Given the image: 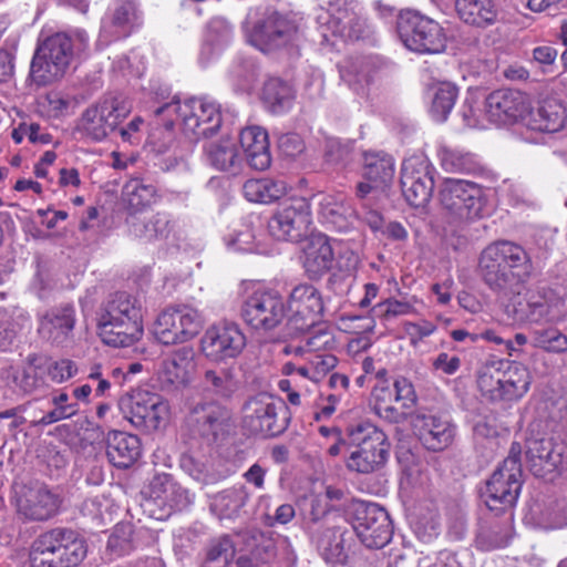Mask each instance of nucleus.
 <instances>
[{
    "mask_svg": "<svg viewBox=\"0 0 567 567\" xmlns=\"http://www.w3.org/2000/svg\"><path fill=\"white\" fill-rule=\"evenodd\" d=\"M533 264L527 251L509 240L488 244L480 254L477 275L495 293L506 295L532 275Z\"/></svg>",
    "mask_w": 567,
    "mask_h": 567,
    "instance_id": "nucleus-1",
    "label": "nucleus"
},
{
    "mask_svg": "<svg viewBox=\"0 0 567 567\" xmlns=\"http://www.w3.org/2000/svg\"><path fill=\"white\" fill-rule=\"evenodd\" d=\"M143 305L140 299L125 291L111 295L99 313V334L112 347H130L144 332Z\"/></svg>",
    "mask_w": 567,
    "mask_h": 567,
    "instance_id": "nucleus-2",
    "label": "nucleus"
},
{
    "mask_svg": "<svg viewBox=\"0 0 567 567\" xmlns=\"http://www.w3.org/2000/svg\"><path fill=\"white\" fill-rule=\"evenodd\" d=\"M347 468L360 474H370L385 466L391 443L381 429L369 421H363L347 427Z\"/></svg>",
    "mask_w": 567,
    "mask_h": 567,
    "instance_id": "nucleus-3",
    "label": "nucleus"
},
{
    "mask_svg": "<svg viewBox=\"0 0 567 567\" xmlns=\"http://www.w3.org/2000/svg\"><path fill=\"white\" fill-rule=\"evenodd\" d=\"M86 554V543L79 533L55 527L33 540L29 556L31 567H76Z\"/></svg>",
    "mask_w": 567,
    "mask_h": 567,
    "instance_id": "nucleus-4",
    "label": "nucleus"
},
{
    "mask_svg": "<svg viewBox=\"0 0 567 567\" xmlns=\"http://www.w3.org/2000/svg\"><path fill=\"white\" fill-rule=\"evenodd\" d=\"M154 114L163 118V126L168 131L173 130L175 120L181 118L184 134L193 140L209 137L221 125L217 105L196 97L185 101L183 105L174 99L157 107Z\"/></svg>",
    "mask_w": 567,
    "mask_h": 567,
    "instance_id": "nucleus-5",
    "label": "nucleus"
},
{
    "mask_svg": "<svg viewBox=\"0 0 567 567\" xmlns=\"http://www.w3.org/2000/svg\"><path fill=\"white\" fill-rule=\"evenodd\" d=\"M439 199L444 220L457 229L481 218L485 207L482 187L464 179L444 181Z\"/></svg>",
    "mask_w": 567,
    "mask_h": 567,
    "instance_id": "nucleus-6",
    "label": "nucleus"
},
{
    "mask_svg": "<svg viewBox=\"0 0 567 567\" xmlns=\"http://www.w3.org/2000/svg\"><path fill=\"white\" fill-rule=\"evenodd\" d=\"M563 298L547 286H532L522 296L516 292L504 306L507 319L518 324L551 323L558 320Z\"/></svg>",
    "mask_w": 567,
    "mask_h": 567,
    "instance_id": "nucleus-7",
    "label": "nucleus"
},
{
    "mask_svg": "<svg viewBox=\"0 0 567 567\" xmlns=\"http://www.w3.org/2000/svg\"><path fill=\"white\" fill-rule=\"evenodd\" d=\"M520 453V444L514 442L508 456L481 489V497L489 511L498 514L515 505L523 485Z\"/></svg>",
    "mask_w": 567,
    "mask_h": 567,
    "instance_id": "nucleus-8",
    "label": "nucleus"
},
{
    "mask_svg": "<svg viewBox=\"0 0 567 567\" xmlns=\"http://www.w3.org/2000/svg\"><path fill=\"white\" fill-rule=\"evenodd\" d=\"M132 103L121 93H107L87 107L79 118L75 131L92 141H102L128 116Z\"/></svg>",
    "mask_w": 567,
    "mask_h": 567,
    "instance_id": "nucleus-9",
    "label": "nucleus"
},
{
    "mask_svg": "<svg viewBox=\"0 0 567 567\" xmlns=\"http://www.w3.org/2000/svg\"><path fill=\"white\" fill-rule=\"evenodd\" d=\"M73 58V43L64 32L44 39L31 61L30 76L38 86H45L61 79Z\"/></svg>",
    "mask_w": 567,
    "mask_h": 567,
    "instance_id": "nucleus-10",
    "label": "nucleus"
},
{
    "mask_svg": "<svg viewBox=\"0 0 567 567\" xmlns=\"http://www.w3.org/2000/svg\"><path fill=\"white\" fill-rule=\"evenodd\" d=\"M289 421L286 403L268 393L250 398L243 406V429L252 435H280L287 430Z\"/></svg>",
    "mask_w": 567,
    "mask_h": 567,
    "instance_id": "nucleus-11",
    "label": "nucleus"
},
{
    "mask_svg": "<svg viewBox=\"0 0 567 567\" xmlns=\"http://www.w3.org/2000/svg\"><path fill=\"white\" fill-rule=\"evenodd\" d=\"M249 42L262 52H271L293 44L299 35L295 20L278 12L254 20L251 13L245 23Z\"/></svg>",
    "mask_w": 567,
    "mask_h": 567,
    "instance_id": "nucleus-12",
    "label": "nucleus"
},
{
    "mask_svg": "<svg viewBox=\"0 0 567 567\" xmlns=\"http://www.w3.org/2000/svg\"><path fill=\"white\" fill-rule=\"evenodd\" d=\"M400 39L411 51L419 53H441L446 48L443 28L434 20L417 12L402 16L398 23Z\"/></svg>",
    "mask_w": 567,
    "mask_h": 567,
    "instance_id": "nucleus-13",
    "label": "nucleus"
},
{
    "mask_svg": "<svg viewBox=\"0 0 567 567\" xmlns=\"http://www.w3.org/2000/svg\"><path fill=\"white\" fill-rule=\"evenodd\" d=\"M203 320L197 310L187 307H168L157 317L154 336L163 344L184 343L202 329Z\"/></svg>",
    "mask_w": 567,
    "mask_h": 567,
    "instance_id": "nucleus-14",
    "label": "nucleus"
},
{
    "mask_svg": "<svg viewBox=\"0 0 567 567\" xmlns=\"http://www.w3.org/2000/svg\"><path fill=\"white\" fill-rule=\"evenodd\" d=\"M353 529L368 548H382L392 538V524L388 512L375 503L357 501L352 504Z\"/></svg>",
    "mask_w": 567,
    "mask_h": 567,
    "instance_id": "nucleus-15",
    "label": "nucleus"
},
{
    "mask_svg": "<svg viewBox=\"0 0 567 567\" xmlns=\"http://www.w3.org/2000/svg\"><path fill=\"white\" fill-rule=\"evenodd\" d=\"M318 22L346 41L360 40L370 33V25L354 1L329 2L327 10L318 16Z\"/></svg>",
    "mask_w": 567,
    "mask_h": 567,
    "instance_id": "nucleus-16",
    "label": "nucleus"
},
{
    "mask_svg": "<svg viewBox=\"0 0 567 567\" xmlns=\"http://www.w3.org/2000/svg\"><path fill=\"white\" fill-rule=\"evenodd\" d=\"M61 503L60 495L41 482L23 484L16 491L17 514L24 522H45L54 517Z\"/></svg>",
    "mask_w": 567,
    "mask_h": 567,
    "instance_id": "nucleus-17",
    "label": "nucleus"
},
{
    "mask_svg": "<svg viewBox=\"0 0 567 567\" xmlns=\"http://www.w3.org/2000/svg\"><path fill=\"white\" fill-rule=\"evenodd\" d=\"M240 316L252 329L271 331L284 321L286 306L278 292L257 290L243 302Z\"/></svg>",
    "mask_w": 567,
    "mask_h": 567,
    "instance_id": "nucleus-18",
    "label": "nucleus"
},
{
    "mask_svg": "<svg viewBox=\"0 0 567 567\" xmlns=\"http://www.w3.org/2000/svg\"><path fill=\"white\" fill-rule=\"evenodd\" d=\"M311 224L310 204L296 197L278 205L268 221V229L278 240H298L307 234Z\"/></svg>",
    "mask_w": 567,
    "mask_h": 567,
    "instance_id": "nucleus-19",
    "label": "nucleus"
},
{
    "mask_svg": "<svg viewBox=\"0 0 567 567\" xmlns=\"http://www.w3.org/2000/svg\"><path fill=\"white\" fill-rule=\"evenodd\" d=\"M247 339L238 323L220 321L212 324L202 338L204 354L216 362L238 358L246 348Z\"/></svg>",
    "mask_w": 567,
    "mask_h": 567,
    "instance_id": "nucleus-20",
    "label": "nucleus"
},
{
    "mask_svg": "<svg viewBox=\"0 0 567 567\" xmlns=\"http://www.w3.org/2000/svg\"><path fill=\"white\" fill-rule=\"evenodd\" d=\"M231 411L216 401L195 404L185 424L193 435L200 436L209 443L224 437L231 425Z\"/></svg>",
    "mask_w": 567,
    "mask_h": 567,
    "instance_id": "nucleus-21",
    "label": "nucleus"
},
{
    "mask_svg": "<svg viewBox=\"0 0 567 567\" xmlns=\"http://www.w3.org/2000/svg\"><path fill=\"white\" fill-rule=\"evenodd\" d=\"M567 449L549 437L526 441V463L536 477L553 480L567 468Z\"/></svg>",
    "mask_w": 567,
    "mask_h": 567,
    "instance_id": "nucleus-22",
    "label": "nucleus"
},
{
    "mask_svg": "<svg viewBox=\"0 0 567 567\" xmlns=\"http://www.w3.org/2000/svg\"><path fill=\"white\" fill-rule=\"evenodd\" d=\"M323 301L317 288L309 284L296 286L288 299L289 324L298 332L315 327L323 313Z\"/></svg>",
    "mask_w": 567,
    "mask_h": 567,
    "instance_id": "nucleus-23",
    "label": "nucleus"
},
{
    "mask_svg": "<svg viewBox=\"0 0 567 567\" xmlns=\"http://www.w3.org/2000/svg\"><path fill=\"white\" fill-rule=\"evenodd\" d=\"M400 183L402 194L411 206H425L431 199L434 189L430 163L416 157L404 161Z\"/></svg>",
    "mask_w": 567,
    "mask_h": 567,
    "instance_id": "nucleus-24",
    "label": "nucleus"
},
{
    "mask_svg": "<svg viewBox=\"0 0 567 567\" xmlns=\"http://www.w3.org/2000/svg\"><path fill=\"white\" fill-rule=\"evenodd\" d=\"M410 423L423 446L430 451H443L454 441L455 425L444 415L416 410Z\"/></svg>",
    "mask_w": 567,
    "mask_h": 567,
    "instance_id": "nucleus-25",
    "label": "nucleus"
},
{
    "mask_svg": "<svg viewBox=\"0 0 567 567\" xmlns=\"http://www.w3.org/2000/svg\"><path fill=\"white\" fill-rule=\"evenodd\" d=\"M484 105L487 118L497 125L517 122L530 107L528 96L512 89L493 91L486 96Z\"/></svg>",
    "mask_w": 567,
    "mask_h": 567,
    "instance_id": "nucleus-26",
    "label": "nucleus"
},
{
    "mask_svg": "<svg viewBox=\"0 0 567 567\" xmlns=\"http://www.w3.org/2000/svg\"><path fill=\"white\" fill-rule=\"evenodd\" d=\"M194 357L192 348L183 347L163 360L157 372L161 388L173 391L186 386L190 382L195 367Z\"/></svg>",
    "mask_w": 567,
    "mask_h": 567,
    "instance_id": "nucleus-27",
    "label": "nucleus"
},
{
    "mask_svg": "<svg viewBox=\"0 0 567 567\" xmlns=\"http://www.w3.org/2000/svg\"><path fill=\"white\" fill-rule=\"evenodd\" d=\"M75 326V309L61 305L48 310L39 321L38 332L48 342L61 346L69 341Z\"/></svg>",
    "mask_w": 567,
    "mask_h": 567,
    "instance_id": "nucleus-28",
    "label": "nucleus"
},
{
    "mask_svg": "<svg viewBox=\"0 0 567 567\" xmlns=\"http://www.w3.org/2000/svg\"><path fill=\"white\" fill-rule=\"evenodd\" d=\"M130 415L127 419L137 429L144 431L157 430L166 414L167 408L159 396L137 392L128 401Z\"/></svg>",
    "mask_w": 567,
    "mask_h": 567,
    "instance_id": "nucleus-29",
    "label": "nucleus"
},
{
    "mask_svg": "<svg viewBox=\"0 0 567 567\" xmlns=\"http://www.w3.org/2000/svg\"><path fill=\"white\" fill-rule=\"evenodd\" d=\"M334 254L329 238L323 234L311 235L305 247L302 266L309 279H319L331 270Z\"/></svg>",
    "mask_w": 567,
    "mask_h": 567,
    "instance_id": "nucleus-30",
    "label": "nucleus"
},
{
    "mask_svg": "<svg viewBox=\"0 0 567 567\" xmlns=\"http://www.w3.org/2000/svg\"><path fill=\"white\" fill-rule=\"evenodd\" d=\"M309 534L318 551L327 563L346 564V535L348 532L339 526L326 524L321 528L309 527Z\"/></svg>",
    "mask_w": 567,
    "mask_h": 567,
    "instance_id": "nucleus-31",
    "label": "nucleus"
},
{
    "mask_svg": "<svg viewBox=\"0 0 567 567\" xmlns=\"http://www.w3.org/2000/svg\"><path fill=\"white\" fill-rule=\"evenodd\" d=\"M105 450L113 466L128 468L140 458L142 444L138 436L113 430L106 434Z\"/></svg>",
    "mask_w": 567,
    "mask_h": 567,
    "instance_id": "nucleus-32",
    "label": "nucleus"
},
{
    "mask_svg": "<svg viewBox=\"0 0 567 567\" xmlns=\"http://www.w3.org/2000/svg\"><path fill=\"white\" fill-rule=\"evenodd\" d=\"M241 148L250 167L264 171L269 167L271 156L267 132L259 126H249L240 132Z\"/></svg>",
    "mask_w": 567,
    "mask_h": 567,
    "instance_id": "nucleus-33",
    "label": "nucleus"
},
{
    "mask_svg": "<svg viewBox=\"0 0 567 567\" xmlns=\"http://www.w3.org/2000/svg\"><path fill=\"white\" fill-rule=\"evenodd\" d=\"M566 120L567 112L563 102L557 97L546 96L532 112L529 125L539 132L555 133L565 126Z\"/></svg>",
    "mask_w": 567,
    "mask_h": 567,
    "instance_id": "nucleus-34",
    "label": "nucleus"
},
{
    "mask_svg": "<svg viewBox=\"0 0 567 567\" xmlns=\"http://www.w3.org/2000/svg\"><path fill=\"white\" fill-rule=\"evenodd\" d=\"M157 198V188L142 178H131L122 187L121 199L127 216L150 208Z\"/></svg>",
    "mask_w": 567,
    "mask_h": 567,
    "instance_id": "nucleus-35",
    "label": "nucleus"
},
{
    "mask_svg": "<svg viewBox=\"0 0 567 567\" xmlns=\"http://www.w3.org/2000/svg\"><path fill=\"white\" fill-rule=\"evenodd\" d=\"M200 386L207 395L228 400L239 389V381L231 368L207 369L200 380Z\"/></svg>",
    "mask_w": 567,
    "mask_h": 567,
    "instance_id": "nucleus-36",
    "label": "nucleus"
},
{
    "mask_svg": "<svg viewBox=\"0 0 567 567\" xmlns=\"http://www.w3.org/2000/svg\"><path fill=\"white\" fill-rule=\"evenodd\" d=\"M363 176L377 186H389L394 177V159L384 152L363 153Z\"/></svg>",
    "mask_w": 567,
    "mask_h": 567,
    "instance_id": "nucleus-37",
    "label": "nucleus"
},
{
    "mask_svg": "<svg viewBox=\"0 0 567 567\" xmlns=\"http://www.w3.org/2000/svg\"><path fill=\"white\" fill-rule=\"evenodd\" d=\"M209 163L218 171L237 173L243 163L236 143L231 140H221L205 147Z\"/></svg>",
    "mask_w": 567,
    "mask_h": 567,
    "instance_id": "nucleus-38",
    "label": "nucleus"
},
{
    "mask_svg": "<svg viewBox=\"0 0 567 567\" xmlns=\"http://www.w3.org/2000/svg\"><path fill=\"white\" fill-rule=\"evenodd\" d=\"M125 223L132 235L146 241L164 239L169 234V220L162 214H155L148 219L131 215L126 216Z\"/></svg>",
    "mask_w": 567,
    "mask_h": 567,
    "instance_id": "nucleus-39",
    "label": "nucleus"
},
{
    "mask_svg": "<svg viewBox=\"0 0 567 567\" xmlns=\"http://www.w3.org/2000/svg\"><path fill=\"white\" fill-rule=\"evenodd\" d=\"M248 499L249 493L245 486H234L213 496L210 511L219 518H231L239 514Z\"/></svg>",
    "mask_w": 567,
    "mask_h": 567,
    "instance_id": "nucleus-40",
    "label": "nucleus"
},
{
    "mask_svg": "<svg viewBox=\"0 0 567 567\" xmlns=\"http://www.w3.org/2000/svg\"><path fill=\"white\" fill-rule=\"evenodd\" d=\"M504 400L513 401L522 398L530 384V375L526 367L518 363L499 361Z\"/></svg>",
    "mask_w": 567,
    "mask_h": 567,
    "instance_id": "nucleus-41",
    "label": "nucleus"
},
{
    "mask_svg": "<svg viewBox=\"0 0 567 567\" xmlns=\"http://www.w3.org/2000/svg\"><path fill=\"white\" fill-rule=\"evenodd\" d=\"M137 20V8L134 2L126 1L117 7L109 21L102 25V34L112 39L127 37Z\"/></svg>",
    "mask_w": 567,
    "mask_h": 567,
    "instance_id": "nucleus-42",
    "label": "nucleus"
},
{
    "mask_svg": "<svg viewBox=\"0 0 567 567\" xmlns=\"http://www.w3.org/2000/svg\"><path fill=\"white\" fill-rule=\"evenodd\" d=\"M460 18L473 25L484 27L496 20V9L492 0H456Z\"/></svg>",
    "mask_w": 567,
    "mask_h": 567,
    "instance_id": "nucleus-43",
    "label": "nucleus"
},
{
    "mask_svg": "<svg viewBox=\"0 0 567 567\" xmlns=\"http://www.w3.org/2000/svg\"><path fill=\"white\" fill-rule=\"evenodd\" d=\"M293 97L290 84L279 78H270L264 83L261 99L272 113L288 110Z\"/></svg>",
    "mask_w": 567,
    "mask_h": 567,
    "instance_id": "nucleus-44",
    "label": "nucleus"
},
{
    "mask_svg": "<svg viewBox=\"0 0 567 567\" xmlns=\"http://www.w3.org/2000/svg\"><path fill=\"white\" fill-rule=\"evenodd\" d=\"M243 190L249 202L271 203L286 194L287 185L284 181L270 178L249 179L244 184Z\"/></svg>",
    "mask_w": 567,
    "mask_h": 567,
    "instance_id": "nucleus-45",
    "label": "nucleus"
},
{
    "mask_svg": "<svg viewBox=\"0 0 567 567\" xmlns=\"http://www.w3.org/2000/svg\"><path fill=\"white\" fill-rule=\"evenodd\" d=\"M477 388L491 401L504 400L502 365L498 362L484 364L477 372Z\"/></svg>",
    "mask_w": 567,
    "mask_h": 567,
    "instance_id": "nucleus-46",
    "label": "nucleus"
},
{
    "mask_svg": "<svg viewBox=\"0 0 567 567\" xmlns=\"http://www.w3.org/2000/svg\"><path fill=\"white\" fill-rule=\"evenodd\" d=\"M458 95V89L450 83H440L434 91L431 113L436 121H445L452 111Z\"/></svg>",
    "mask_w": 567,
    "mask_h": 567,
    "instance_id": "nucleus-47",
    "label": "nucleus"
},
{
    "mask_svg": "<svg viewBox=\"0 0 567 567\" xmlns=\"http://www.w3.org/2000/svg\"><path fill=\"white\" fill-rule=\"evenodd\" d=\"M34 357L28 358V364L22 368H11L8 371L7 379L11 380L16 388L25 394H30L43 384L42 378L39 375L34 367Z\"/></svg>",
    "mask_w": 567,
    "mask_h": 567,
    "instance_id": "nucleus-48",
    "label": "nucleus"
},
{
    "mask_svg": "<svg viewBox=\"0 0 567 567\" xmlns=\"http://www.w3.org/2000/svg\"><path fill=\"white\" fill-rule=\"evenodd\" d=\"M393 401L399 408V413H402V422L412 419L415 414L414 410L417 396L412 382L405 378L396 379L393 383Z\"/></svg>",
    "mask_w": 567,
    "mask_h": 567,
    "instance_id": "nucleus-49",
    "label": "nucleus"
},
{
    "mask_svg": "<svg viewBox=\"0 0 567 567\" xmlns=\"http://www.w3.org/2000/svg\"><path fill=\"white\" fill-rule=\"evenodd\" d=\"M532 343L547 352L561 353L567 350V336L555 327L538 328L532 332Z\"/></svg>",
    "mask_w": 567,
    "mask_h": 567,
    "instance_id": "nucleus-50",
    "label": "nucleus"
},
{
    "mask_svg": "<svg viewBox=\"0 0 567 567\" xmlns=\"http://www.w3.org/2000/svg\"><path fill=\"white\" fill-rule=\"evenodd\" d=\"M442 166L452 173H474L478 169V164L471 153H464L457 150L443 148L441 152Z\"/></svg>",
    "mask_w": 567,
    "mask_h": 567,
    "instance_id": "nucleus-51",
    "label": "nucleus"
},
{
    "mask_svg": "<svg viewBox=\"0 0 567 567\" xmlns=\"http://www.w3.org/2000/svg\"><path fill=\"white\" fill-rule=\"evenodd\" d=\"M235 555V547L228 536L212 542L207 557L202 567H229Z\"/></svg>",
    "mask_w": 567,
    "mask_h": 567,
    "instance_id": "nucleus-52",
    "label": "nucleus"
},
{
    "mask_svg": "<svg viewBox=\"0 0 567 567\" xmlns=\"http://www.w3.org/2000/svg\"><path fill=\"white\" fill-rule=\"evenodd\" d=\"M375 413L390 423H402V413L393 404V391L389 386H377L372 392Z\"/></svg>",
    "mask_w": 567,
    "mask_h": 567,
    "instance_id": "nucleus-53",
    "label": "nucleus"
},
{
    "mask_svg": "<svg viewBox=\"0 0 567 567\" xmlns=\"http://www.w3.org/2000/svg\"><path fill=\"white\" fill-rule=\"evenodd\" d=\"M134 529L128 523L117 524L107 540V549L120 557L131 553L134 548Z\"/></svg>",
    "mask_w": 567,
    "mask_h": 567,
    "instance_id": "nucleus-54",
    "label": "nucleus"
},
{
    "mask_svg": "<svg viewBox=\"0 0 567 567\" xmlns=\"http://www.w3.org/2000/svg\"><path fill=\"white\" fill-rule=\"evenodd\" d=\"M181 468L192 478L200 483H207L208 468L204 462L196 458L193 454L184 453L179 460Z\"/></svg>",
    "mask_w": 567,
    "mask_h": 567,
    "instance_id": "nucleus-55",
    "label": "nucleus"
},
{
    "mask_svg": "<svg viewBox=\"0 0 567 567\" xmlns=\"http://www.w3.org/2000/svg\"><path fill=\"white\" fill-rule=\"evenodd\" d=\"M344 213L346 208L340 203L326 202L321 204L320 214L322 218L336 227L342 228L346 226Z\"/></svg>",
    "mask_w": 567,
    "mask_h": 567,
    "instance_id": "nucleus-56",
    "label": "nucleus"
},
{
    "mask_svg": "<svg viewBox=\"0 0 567 567\" xmlns=\"http://www.w3.org/2000/svg\"><path fill=\"white\" fill-rule=\"evenodd\" d=\"M76 368L71 360L63 359L51 363L48 368L49 377L58 383H62L74 375Z\"/></svg>",
    "mask_w": 567,
    "mask_h": 567,
    "instance_id": "nucleus-57",
    "label": "nucleus"
},
{
    "mask_svg": "<svg viewBox=\"0 0 567 567\" xmlns=\"http://www.w3.org/2000/svg\"><path fill=\"white\" fill-rule=\"evenodd\" d=\"M296 515L295 507L291 504H281L275 511V513L266 514L264 517V523L268 527H274L277 524L286 525L288 524Z\"/></svg>",
    "mask_w": 567,
    "mask_h": 567,
    "instance_id": "nucleus-58",
    "label": "nucleus"
},
{
    "mask_svg": "<svg viewBox=\"0 0 567 567\" xmlns=\"http://www.w3.org/2000/svg\"><path fill=\"white\" fill-rule=\"evenodd\" d=\"M278 147L282 154L289 157H295L305 148L301 137L295 133L280 136L278 140Z\"/></svg>",
    "mask_w": 567,
    "mask_h": 567,
    "instance_id": "nucleus-59",
    "label": "nucleus"
},
{
    "mask_svg": "<svg viewBox=\"0 0 567 567\" xmlns=\"http://www.w3.org/2000/svg\"><path fill=\"white\" fill-rule=\"evenodd\" d=\"M78 412V404L71 403L66 406H55L52 411L44 414L39 421L38 424L40 425H50L52 423H55L58 421L69 419L73 416Z\"/></svg>",
    "mask_w": 567,
    "mask_h": 567,
    "instance_id": "nucleus-60",
    "label": "nucleus"
},
{
    "mask_svg": "<svg viewBox=\"0 0 567 567\" xmlns=\"http://www.w3.org/2000/svg\"><path fill=\"white\" fill-rule=\"evenodd\" d=\"M432 367L435 371H441L444 374L452 375L461 367V360L458 357H451L445 352L440 353L432 362Z\"/></svg>",
    "mask_w": 567,
    "mask_h": 567,
    "instance_id": "nucleus-61",
    "label": "nucleus"
},
{
    "mask_svg": "<svg viewBox=\"0 0 567 567\" xmlns=\"http://www.w3.org/2000/svg\"><path fill=\"white\" fill-rule=\"evenodd\" d=\"M360 218L374 231L383 226V217L372 207V203H362Z\"/></svg>",
    "mask_w": 567,
    "mask_h": 567,
    "instance_id": "nucleus-62",
    "label": "nucleus"
},
{
    "mask_svg": "<svg viewBox=\"0 0 567 567\" xmlns=\"http://www.w3.org/2000/svg\"><path fill=\"white\" fill-rule=\"evenodd\" d=\"M338 363L333 354H315L310 361L311 368L317 375H323L331 371Z\"/></svg>",
    "mask_w": 567,
    "mask_h": 567,
    "instance_id": "nucleus-63",
    "label": "nucleus"
},
{
    "mask_svg": "<svg viewBox=\"0 0 567 567\" xmlns=\"http://www.w3.org/2000/svg\"><path fill=\"white\" fill-rule=\"evenodd\" d=\"M435 326L431 322L406 323L405 331L410 336L411 343L416 344L419 340L433 333Z\"/></svg>",
    "mask_w": 567,
    "mask_h": 567,
    "instance_id": "nucleus-64",
    "label": "nucleus"
}]
</instances>
